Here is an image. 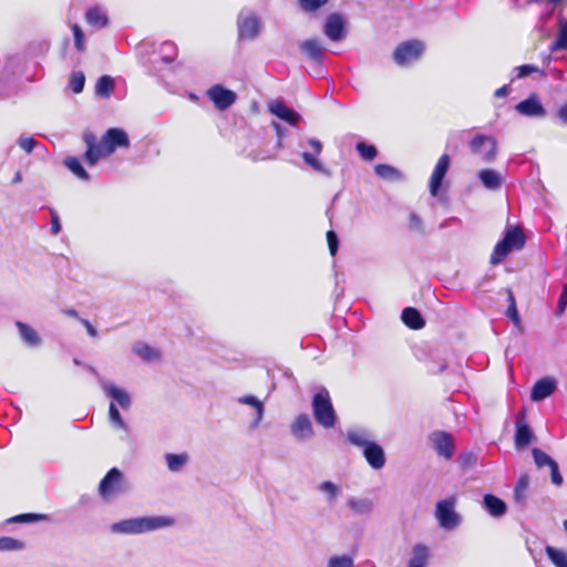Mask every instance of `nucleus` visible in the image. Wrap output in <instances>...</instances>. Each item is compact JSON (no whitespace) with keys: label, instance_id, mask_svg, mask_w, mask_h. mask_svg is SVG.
<instances>
[{"label":"nucleus","instance_id":"nucleus-1","mask_svg":"<svg viewBox=\"0 0 567 567\" xmlns=\"http://www.w3.org/2000/svg\"><path fill=\"white\" fill-rule=\"evenodd\" d=\"M174 523V518L168 516H144L113 523L110 529L113 534L140 535L169 527Z\"/></svg>","mask_w":567,"mask_h":567},{"label":"nucleus","instance_id":"nucleus-2","mask_svg":"<svg viewBox=\"0 0 567 567\" xmlns=\"http://www.w3.org/2000/svg\"><path fill=\"white\" fill-rule=\"evenodd\" d=\"M313 417L319 425L331 429L336 425L338 416L331 402L329 391L321 388L312 398Z\"/></svg>","mask_w":567,"mask_h":567},{"label":"nucleus","instance_id":"nucleus-3","mask_svg":"<svg viewBox=\"0 0 567 567\" xmlns=\"http://www.w3.org/2000/svg\"><path fill=\"white\" fill-rule=\"evenodd\" d=\"M526 243L525 235L518 227L506 228L502 240H499L491 255V264L502 262L514 249H522Z\"/></svg>","mask_w":567,"mask_h":567},{"label":"nucleus","instance_id":"nucleus-4","mask_svg":"<svg viewBox=\"0 0 567 567\" xmlns=\"http://www.w3.org/2000/svg\"><path fill=\"white\" fill-rule=\"evenodd\" d=\"M300 52L307 59L311 66V75L315 78H323L326 71L323 60L326 48L319 39H307L299 43Z\"/></svg>","mask_w":567,"mask_h":567},{"label":"nucleus","instance_id":"nucleus-5","mask_svg":"<svg viewBox=\"0 0 567 567\" xmlns=\"http://www.w3.org/2000/svg\"><path fill=\"white\" fill-rule=\"evenodd\" d=\"M425 51V44L419 39H410L399 43L392 54L396 65L404 68L419 61Z\"/></svg>","mask_w":567,"mask_h":567},{"label":"nucleus","instance_id":"nucleus-6","mask_svg":"<svg viewBox=\"0 0 567 567\" xmlns=\"http://www.w3.org/2000/svg\"><path fill=\"white\" fill-rule=\"evenodd\" d=\"M130 489V483L116 467L111 468L99 485V492L103 499H110L114 496L125 494Z\"/></svg>","mask_w":567,"mask_h":567},{"label":"nucleus","instance_id":"nucleus-7","mask_svg":"<svg viewBox=\"0 0 567 567\" xmlns=\"http://www.w3.org/2000/svg\"><path fill=\"white\" fill-rule=\"evenodd\" d=\"M455 496H450L436 503L435 518L441 528L453 530L461 525L462 516L455 511Z\"/></svg>","mask_w":567,"mask_h":567},{"label":"nucleus","instance_id":"nucleus-8","mask_svg":"<svg viewBox=\"0 0 567 567\" xmlns=\"http://www.w3.org/2000/svg\"><path fill=\"white\" fill-rule=\"evenodd\" d=\"M474 155L481 157L484 163H492L497 155V142L493 136L477 134L468 143Z\"/></svg>","mask_w":567,"mask_h":567},{"label":"nucleus","instance_id":"nucleus-9","mask_svg":"<svg viewBox=\"0 0 567 567\" xmlns=\"http://www.w3.org/2000/svg\"><path fill=\"white\" fill-rule=\"evenodd\" d=\"M238 37L241 40H254L260 31V20L254 12L241 11L237 19Z\"/></svg>","mask_w":567,"mask_h":567},{"label":"nucleus","instance_id":"nucleus-10","mask_svg":"<svg viewBox=\"0 0 567 567\" xmlns=\"http://www.w3.org/2000/svg\"><path fill=\"white\" fill-rule=\"evenodd\" d=\"M101 142L109 156L113 154L117 148L130 147V138L127 133L123 128L118 127L109 128L102 136Z\"/></svg>","mask_w":567,"mask_h":567},{"label":"nucleus","instance_id":"nucleus-11","mask_svg":"<svg viewBox=\"0 0 567 567\" xmlns=\"http://www.w3.org/2000/svg\"><path fill=\"white\" fill-rule=\"evenodd\" d=\"M518 114L530 118H543L547 112L536 94H530L527 99L515 105Z\"/></svg>","mask_w":567,"mask_h":567},{"label":"nucleus","instance_id":"nucleus-12","mask_svg":"<svg viewBox=\"0 0 567 567\" xmlns=\"http://www.w3.org/2000/svg\"><path fill=\"white\" fill-rule=\"evenodd\" d=\"M241 153L252 161H265L271 157L268 150L265 148V141L257 134H251L247 138V145L243 147Z\"/></svg>","mask_w":567,"mask_h":567},{"label":"nucleus","instance_id":"nucleus-13","mask_svg":"<svg viewBox=\"0 0 567 567\" xmlns=\"http://www.w3.org/2000/svg\"><path fill=\"white\" fill-rule=\"evenodd\" d=\"M83 140L87 147L86 152L84 153V162L89 166H94L96 165L100 158L109 156L102 142H97L96 136L93 133H85L83 135Z\"/></svg>","mask_w":567,"mask_h":567},{"label":"nucleus","instance_id":"nucleus-14","mask_svg":"<svg viewBox=\"0 0 567 567\" xmlns=\"http://www.w3.org/2000/svg\"><path fill=\"white\" fill-rule=\"evenodd\" d=\"M433 449L436 453L446 458L451 460L454 454V442L450 433L444 431L433 432L430 436Z\"/></svg>","mask_w":567,"mask_h":567},{"label":"nucleus","instance_id":"nucleus-15","mask_svg":"<svg viewBox=\"0 0 567 567\" xmlns=\"http://www.w3.org/2000/svg\"><path fill=\"white\" fill-rule=\"evenodd\" d=\"M450 163H451L450 156L447 154H443L439 158V161L432 172L429 187H430V194L434 197L437 196V194L442 187V183H443V179L449 171Z\"/></svg>","mask_w":567,"mask_h":567},{"label":"nucleus","instance_id":"nucleus-16","mask_svg":"<svg viewBox=\"0 0 567 567\" xmlns=\"http://www.w3.org/2000/svg\"><path fill=\"white\" fill-rule=\"evenodd\" d=\"M308 144L313 150V152H303L301 155L303 162L313 171L319 172L326 176H330V171L326 168L324 165L318 159V156L322 152V143L317 138H309Z\"/></svg>","mask_w":567,"mask_h":567},{"label":"nucleus","instance_id":"nucleus-17","mask_svg":"<svg viewBox=\"0 0 567 567\" xmlns=\"http://www.w3.org/2000/svg\"><path fill=\"white\" fill-rule=\"evenodd\" d=\"M290 432L300 442L312 439L315 431L309 415L306 413L299 414L290 424Z\"/></svg>","mask_w":567,"mask_h":567},{"label":"nucleus","instance_id":"nucleus-18","mask_svg":"<svg viewBox=\"0 0 567 567\" xmlns=\"http://www.w3.org/2000/svg\"><path fill=\"white\" fill-rule=\"evenodd\" d=\"M323 32L333 42L342 40L346 34V23L342 16L339 13L330 14L324 22Z\"/></svg>","mask_w":567,"mask_h":567},{"label":"nucleus","instance_id":"nucleus-19","mask_svg":"<svg viewBox=\"0 0 567 567\" xmlns=\"http://www.w3.org/2000/svg\"><path fill=\"white\" fill-rule=\"evenodd\" d=\"M268 110L271 114L291 126H297L301 121V115L281 101H271L268 104Z\"/></svg>","mask_w":567,"mask_h":567},{"label":"nucleus","instance_id":"nucleus-20","mask_svg":"<svg viewBox=\"0 0 567 567\" xmlns=\"http://www.w3.org/2000/svg\"><path fill=\"white\" fill-rule=\"evenodd\" d=\"M432 557L429 545L424 543H415L406 561V567H427Z\"/></svg>","mask_w":567,"mask_h":567},{"label":"nucleus","instance_id":"nucleus-21","mask_svg":"<svg viewBox=\"0 0 567 567\" xmlns=\"http://www.w3.org/2000/svg\"><path fill=\"white\" fill-rule=\"evenodd\" d=\"M208 96L220 111L227 110L236 101V94L221 85L210 87L208 90Z\"/></svg>","mask_w":567,"mask_h":567},{"label":"nucleus","instance_id":"nucleus-22","mask_svg":"<svg viewBox=\"0 0 567 567\" xmlns=\"http://www.w3.org/2000/svg\"><path fill=\"white\" fill-rule=\"evenodd\" d=\"M362 454L367 463L373 470H381L384 467L386 462L385 452L375 441L364 446V449H362Z\"/></svg>","mask_w":567,"mask_h":567},{"label":"nucleus","instance_id":"nucleus-23","mask_svg":"<svg viewBox=\"0 0 567 567\" xmlns=\"http://www.w3.org/2000/svg\"><path fill=\"white\" fill-rule=\"evenodd\" d=\"M101 386L105 394L112 398V400L116 402L124 411L130 410L132 405V399L127 391L105 380H101Z\"/></svg>","mask_w":567,"mask_h":567},{"label":"nucleus","instance_id":"nucleus-24","mask_svg":"<svg viewBox=\"0 0 567 567\" xmlns=\"http://www.w3.org/2000/svg\"><path fill=\"white\" fill-rule=\"evenodd\" d=\"M525 415L524 413H520L517 416L516 421V431H515V446L517 450H522L526 447L534 439V433L532 429L528 426V424L524 421Z\"/></svg>","mask_w":567,"mask_h":567},{"label":"nucleus","instance_id":"nucleus-25","mask_svg":"<svg viewBox=\"0 0 567 567\" xmlns=\"http://www.w3.org/2000/svg\"><path fill=\"white\" fill-rule=\"evenodd\" d=\"M347 441L362 450L371 442H374V435L365 427H353L347 431Z\"/></svg>","mask_w":567,"mask_h":567},{"label":"nucleus","instance_id":"nucleus-26","mask_svg":"<svg viewBox=\"0 0 567 567\" xmlns=\"http://www.w3.org/2000/svg\"><path fill=\"white\" fill-rule=\"evenodd\" d=\"M556 383L549 378L538 380L530 392V399L535 402L542 401L554 393Z\"/></svg>","mask_w":567,"mask_h":567},{"label":"nucleus","instance_id":"nucleus-27","mask_svg":"<svg viewBox=\"0 0 567 567\" xmlns=\"http://www.w3.org/2000/svg\"><path fill=\"white\" fill-rule=\"evenodd\" d=\"M483 506L491 516L496 518L504 516L507 511L506 503L493 494L483 496Z\"/></svg>","mask_w":567,"mask_h":567},{"label":"nucleus","instance_id":"nucleus-28","mask_svg":"<svg viewBox=\"0 0 567 567\" xmlns=\"http://www.w3.org/2000/svg\"><path fill=\"white\" fill-rule=\"evenodd\" d=\"M401 319L406 327L413 330H419L425 326L421 312L413 307L404 308L401 313Z\"/></svg>","mask_w":567,"mask_h":567},{"label":"nucleus","instance_id":"nucleus-29","mask_svg":"<svg viewBox=\"0 0 567 567\" xmlns=\"http://www.w3.org/2000/svg\"><path fill=\"white\" fill-rule=\"evenodd\" d=\"M557 23L559 30L557 39L549 47L551 52L567 50V18L559 13Z\"/></svg>","mask_w":567,"mask_h":567},{"label":"nucleus","instance_id":"nucleus-30","mask_svg":"<svg viewBox=\"0 0 567 567\" xmlns=\"http://www.w3.org/2000/svg\"><path fill=\"white\" fill-rule=\"evenodd\" d=\"M374 173L378 177L388 182H401L404 179L403 173L389 164H377Z\"/></svg>","mask_w":567,"mask_h":567},{"label":"nucleus","instance_id":"nucleus-31","mask_svg":"<svg viewBox=\"0 0 567 567\" xmlns=\"http://www.w3.org/2000/svg\"><path fill=\"white\" fill-rule=\"evenodd\" d=\"M478 178L483 186L489 190H497L502 187V176L494 169L480 171Z\"/></svg>","mask_w":567,"mask_h":567},{"label":"nucleus","instance_id":"nucleus-32","mask_svg":"<svg viewBox=\"0 0 567 567\" xmlns=\"http://www.w3.org/2000/svg\"><path fill=\"white\" fill-rule=\"evenodd\" d=\"M563 527L567 533V519L563 522ZM545 551L555 567H567V553L549 545L545 547Z\"/></svg>","mask_w":567,"mask_h":567},{"label":"nucleus","instance_id":"nucleus-33","mask_svg":"<svg viewBox=\"0 0 567 567\" xmlns=\"http://www.w3.org/2000/svg\"><path fill=\"white\" fill-rule=\"evenodd\" d=\"M132 350L138 358L146 362L156 361L161 358L158 350L144 342L134 343Z\"/></svg>","mask_w":567,"mask_h":567},{"label":"nucleus","instance_id":"nucleus-34","mask_svg":"<svg viewBox=\"0 0 567 567\" xmlns=\"http://www.w3.org/2000/svg\"><path fill=\"white\" fill-rule=\"evenodd\" d=\"M165 461L167 468L173 473H179L184 470L189 461V456L186 453H167L165 454Z\"/></svg>","mask_w":567,"mask_h":567},{"label":"nucleus","instance_id":"nucleus-35","mask_svg":"<svg viewBox=\"0 0 567 567\" xmlns=\"http://www.w3.org/2000/svg\"><path fill=\"white\" fill-rule=\"evenodd\" d=\"M17 328L21 339L30 347H38L41 343V339L38 332L27 323L21 321L17 322Z\"/></svg>","mask_w":567,"mask_h":567},{"label":"nucleus","instance_id":"nucleus-36","mask_svg":"<svg viewBox=\"0 0 567 567\" xmlns=\"http://www.w3.org/2000/svg\"><path fill=\"white\" fill-rule=\"evenodd\" d=\"M318 491L324 494L326 501L329 504H334L342 492L341 487L331 481L321 482L318 485Z\"/></svg>","mask_w":567,"mask_h":567},{"label":"nucleus","instance_id":"nucleus-37","mask_svg":"<svg viewBox=\"0 0 567 567\" xmlns=\"http://www.w3.org/2000/svg\"><path fill=\"white\" fill-rule=\"evenodd\" d=\"M347 505L358 515H367L373 511V503L369 498L350 497Z\"/></svg>","mask_w":567,"mask_h":567},{"label":"nucleus","instance_id":"nucleus-38","mask_svg":"<svg viewBox=\"0 0 567 567\" xmlns=\"http://www.w3.org/2000/svg\"><path fill=\"white\" fill-rule=\"evenodd\" d=\"M63 164L68 167L79 179L81 181H90L89 173L84 169L79 158L74 156H68L64 158Z\"/></svg>","mask_w":567,"mask_h":567},{"label":"nucleus","instance_id":"nucleus-39","mask_svg":"<svg viewBox=\"0 0 567 567\" xmlns=\"http://www.w3.org/2000/svg\"><path fill=\"white\" fill-rule=\"evenodd\" d=\"M85 17L89 24L97 28H102L107 23L106 14L100 8L96 7L90 8L86 11Z\"/></svg>","mask_w":567,"mask_h":567},{"label":"nucleus","instance_id":"nucleus-40","mask_svg":"<svg viewBox=\"0 0 567 567\" xmlns=\"http://www.w3.org/2000/svg\"><path fill=\"white\" fill-rule=\"evenodd\" d=\"M159 55L163 63H171L177 56V47L172 41H165L159 47Z\"/></svg>","mask_w":567,"mask_h":567},{"label":"nucleus","instance_id":"nucleus-41","mask_svg":"<svg viewBox=\"0 0 567 567\" xmlns=\"http://www.w3.org/2000/svg\"><path fill=\"white\" fill-rule=\"evenodd\" d=\"M114 89V80L110 75H102L95 85L97 95L109 97Z\"/></svg>","mask_w":567,"mask_h":567},{"label":"nucleus","instance_id":"nucleus-42","mask_svg":"<svg viewBox=\"0 0 567 567\" xmlns=\"http://www.w3.org/2000/svg\"><path fill=\"white\" fill-rule=\"evenodd\" d=\"M109 419L113 426L128 432L130 427L121 416V413L114 402L110 403L109 406Z\"/></svg>","mask_w":567,"mask_h":567},{"label":"nucleus","instance_id":"nucleus-43","mask_svg":"<svg viewBox=\"0 0 567 567\" xmlns=\"http://www.w3.org/2000/svg\"><path fill=\"white\" fill-rule=\"evenodd\" d=\"M238 402L241 404H247V405L254 406L256 409L255 423L257 424L261 421V419L264 416V404L261 401H259L254 395H245V396L239 398Z\"/></svg>","mask_w":567,"mask_h":567},{"label":"nucleus","instance_id":"nucleus-44","mask_svg":"<svg viewBox=\"0 0 567 567\" xmlns=\"http://www.w3.org/2000/svg\"><path fill=\"white\" fill-rule=\"evenodd\" d=\"M532 455L538 468H542L544 466L550 467L556 462L554 458H551L548 454H546L543 450L538 447H534L532 450Z\"/></svg>","mask_w":567,"mask_h":567},{"label":"nucleus","instance_id":"nucleus-45","mask_svg":"<svg viewBox=\"0 0 567 567\" xmlns=\"http://www.w3.org/2000/svg\"><path fill=\"white\" fill-rule=\"evenodd\" d=\"M24 543L12 537H0V551H14L23 549Z\"/></svg>","mask_w":567,"mask_h":567},{"label":"nucleus","instance_id":"nucleus-46","mask_svg":"<svg viewBox=\"0 0 567 567\" xmlns=\"http://www.w3.org/2000/svg\"><path fill=\"white\" fill-rule=\"evenodd\" d=\"M359 155L365 161H372L378 155V150L374 145L367 144L364 142L357 143L355 146Z\"/></svg>","mask_w":567,"mask_h":567},{"label":"nucleus","instance_id":"nucleus-47","mask_svg":"<svg viewBox=\"0 0 567 567\" xmlns=\"http://www.w3.org/2000/svg\"><path fill=\"white\" fill-rule=\"evenodd\" d=\"M535 3H543L546 2V9L540 14V20L544 25L548 22V20L553 17L555 8L563 1V0H530Z\"/></svg>","mask_w":567,"mask_h":567},{"label":"nucleus","instance_id":"nucleus-48","mask_svg":"<svg viewBox=\"0 0 567 567\" xmlns=\"http://www.w3.org/2000/svg\"><path fill=\"white\" fill-rule=\"evenodd\" d=\"M85 84V75L83 72H72L70 75L69 85L71 90L79 94L83 91Z\"/></svg>","mask_w":567,"mask_h":567},{"label":"nucleus","instance_id":"nucleus-49","mask_svg":"<svg viewBox=\"0 0 567 567\" xmlns=\"http://www.w3.org/2000/svg\"><path fill=\"white\" fill-rule=\"evenodd\" d=\"M327 567H354V561L349 555L332 556L329 558Z\"/></svg>","mask_w":567,"mask_h":567},{"label":"nucleus","instance_id":"nucleus-50","mask_svg":"<svg viewBox=\"0 0 567 567\" xmlns=\"http://www.w3.org/2000/svg\"><path fill=\"white\" fill-rule=\"evenodd\" d=\"M47 519H48L47 515L28 513V514H20V515L13 516L12 518L9 519V522L34 523V522L47 520Z\"/></svg>","mask_w":567,"mask_h":567},{"label":"nucleus","instance_id":"nucleus-51","mask_svg":"<svg viewBox=\"0 0 567 567\" xmlns=\"http://www.w3.org/2000/svg\"><path fill=\"white\" fill-rule=\"evenodd\" d=\"M528 488V477L520 476L517 481L515 488H514V497L516 502H523L525 499V494Z\"/></svg>","mask_w":567,"mask_h":567},{"label":"nucleus","instance_id":"nucleus-52","mask_svg":"<svg viewBox=\"0 0 567 567\" xmlns=\"http://www.w3.org/2000/svg\"><path fill=\"white\" fill-rule=\"evenodd\" d=\"M538 71H539V69L533 64H523V65L514 68V70H513L514 76L512 80L522 79V78L528 76L529 74L538 72Z\"/></svg>","mask_w":567,"mask_h":567},{"label":"nucleus","instance_id":"nucleus-53","mask_svg":"<svg viewBox=\"0 0 567 567\" xmlns=\"http://www.w3.org/2000/svg\"><path fill=\"white\" fill-rule=\"evenodd\" d=\"M18 145L27 153H31L39 145V142L31 136L21 135L18 138Z\"/></svg>","mask_w":567,"mask_h":567},{"label":"nucleus","instance_id":"nucleus-54","mask_svg":"<svg viewBox=\"0 0 567 567\" xmlns=\"http://www.w3.org/2000/svg\"><path fill=\"white\" fill-rule=\"evenodd\" d=\"M73 35H74V44L78 51L82 52L85 49V42H84V33L82 29L74 24L72 27Z\"/></svg>","mask_w":567,"mask_h":567},{"label":"nucleus","instance_id":"nucleus-55","mask_svg":"<svg viewBox=\"0 0 567 567\" xmlns=\"http://www.w3.org/2000/svg\"><path fill=\"white\" fill-rule=\"evenodd\" d=\"M329 0H299L300 7L309 12L316 11L324 6Z\"/></svg>","mask_w":567,"mask_h":567},{"label":"nucleus","instance_id":"nucleus-56","mask_svg":"<svg viewBox=\"0 0 567 567\" xmlns=\"http://www.w3.org/2000/svg\"><path fill=\"white\" fill-rule=\"evenodd\" d=\"M48 209H49V213L51 216V234L56 236L58 234L61 233V229H62V226L60 223V217H59L58 212L54 208L48 207Z\"/></svg>","mask_w":567,"mask_h":567},{"label":"nucleus","instance_id":"nucleus-57","mask_svg":"<svg viewBox=\"0 0 567 567\" xmlns=\"http://www.w3.org/2000/svg\"><path fill=\"white\" fill-rule=\"evenodd\" d=\"M409 228L414 231L423 233V223L420 216L415 213H410L409 216Z\"/></svg>","mask_w":567,"mask_h":567},{"label":"nucleus","instance_id":"nucleus-58","mask_svg":"<svg viewBox=\"0 0 567 567\" xmlns=\"http://www.w3.org/2000/svg\"><path fill=\"white\" fill-rule=\"evenodd\" d=\"M327 241L331 256H336L338 251L339 240L337 234L333 230H329L327 233Z\"/></svg>","mask_w":567,"mask_h":567},{"label":"nucleus","instance_id":"nucleus-59","mask_svg":"<svg viewBox=\"0 0 567 567\" xmlns=\"http://www.w3.org/2000/svg\"><path fill=\"white\" fill-rule=\"evenodd\" d=\"M566 308H567V282L564 285L563 291L558 298L557 310H556L557 316H561L565 312Z\"/></svg>","mask_w":567,"mask_h":567},{"label":"nucleus","instance_id":"nucleus-60","mask_svg":"<svg viewBox=\"0 0 567 567\" xmlns=\"http://www.w3.org/2000/svg\"><path fill=\"white\" fill-rule=\"evenodd\" d=\"M549 468H550L551 483L556 486H560L563 484L564 480L559 472L557 462H555Z\"/></svg>","mask_w":567,"mask_h":567},{"label":"nucleus","instance_id":"nucleus-61","mask_svg":"<svg viewBox=\"0 0 567 567\" xmlns=\"http://www.w3.org/2000/svg\"><path fill=\"white\" fill-rule=\"evenodd\" d=\"M555 116L561 125L567 126V101L559 106Z\"/></svg>","mask_w":567,"mask_h":567},{"label":"nucleus","instance_id":"nucleus-62","mask_svg":"<svg viewBox=\"0 0 567 567\" xmlns=\"http://www.w3.org/2000/svg\"><path fill=\"white\" fill-rule=\"evenodd\" d=\"M272 127L275 128L276 134H277V137H278V141H277V147H278V148H281V147H282V138L286 136L287 131H286V128H284V127H282L279 123H277V122H272Z\"/></svg>","mask_w":567,"mask_h":567},{"label":"nucleus","instance_id":"nucleus-63","mask_svg":"<svg viewBox=\"0 0 567 567\" xmlns=\"http://www.w3.org/2000/svg\"><path fill=\"white\" fill-rule=\"evenodd\" d=\"M506 315H507V317L512 321H514V322H518L519 321V316H518V311H517V308H516V302H512V305L508 306Z\"/></svg>","mask_w":567,"mask_h":567},{"label":"nucleus","instance_id":"nucleus-64","mask_svg":"<svg viewBox=\"0 0 567 567\" xmlns=\"http://www.w3.org/2000/svg\"><path fill=\"white\" fill-rule=\"evenodd\" d=\"M80 322L85 327L89 336L93 338L97 336V330L95 329V327L92 326V323L87 319L81 318Z\"/></svg>","mask_w":567,"mask_h":567}]
</instances>
